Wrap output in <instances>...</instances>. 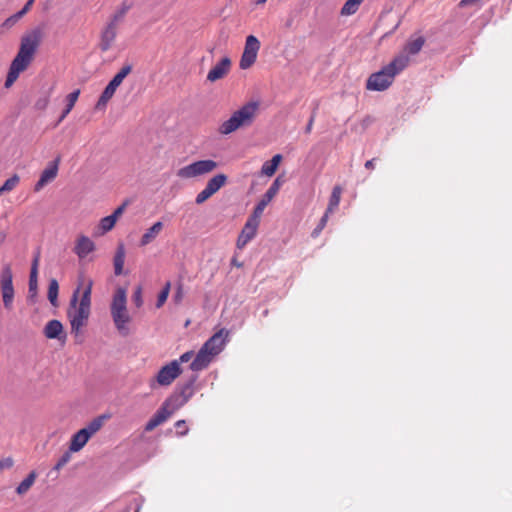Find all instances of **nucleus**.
Listing matches in <instances>:
<instances>
[{"label":"nucleus","instance_id":"nucleus-10","mask_svg":"<svg viewBox=\"0 0 512 512\" xmlns=\"http://www.w3.org/2000/svg\"><path fill=\"white\" fill-rule=\"evenodd\" d=\"M182 370L177 360L163 366L157 376L156 381L160 386H169L181 374Z\"/></svg>","mask_w":512,"mask_h":512},{"label":"nucleus","instance_id":"nucleus-47","mask_svg":"<svg viewBox=\"0 0 512 512\" xmlns=\"http://www.w3.org/2000/svg\"><path fill=\"white\" fill-rule=\"evenodd\" d=\"M267 0H257L256 1V4L258 5H263L264 3H266Z\"/></svg>","mask_w":512,"mask_h":512},{"label":"nucleus","instance_id":"nucleus-29","mask_svg":"<svg viewBox=\"0 0 512 512\" xmlns=\"http://www.w3.org/2000/svg\"><path fill=\"white\" fill-rule=\"evenodd\" d=\"M170 287H171L170 282H167L165 284V286L163 287V289L161 290V292L159 293L158 298H157V303H156L157 308L162 307L164 305V303L166 302V300L169 296Z\"/></svg>","mask_w":512,"mask_h":512},{"label":"nucleus","instance_id":"nucleus-28","mask_svg":"<svg viewBox=\"0 0 512 512\" xmlns=\"http://www.w3.org/2000/svg\"><path fill=\"white\" fill-rule=\"evenodd\" d=\"M115 224H116L115 218L112 217L111 215H109V216H106L101 219L99 228L101 229L102 234H104V233H107L108 231L112 230L113 227L115 226Z\"/></svg>","mask_w":512,"mask_h":512},{"label":"nucleus","instance_id":"nucleus-12","mask_svg":"<svg viewBox=\"0 0 512 512\" xmlns=\"http://www.w3.org/2000/svg\"><path fill=\"white\" fill-rule=\"evenodd\" d=\"M58 162L59 160L57 159L42 171L39 180L34 186L35 192L41 191L48 183L52 182L57 177Z\"/></svg>","mask_w":512,"mask_h":512},{"label":"nucleus","instance_id":"nucleus-18","mask_svg":"<svg viewBox=\"0 0 512 512\" xmlns=\"http://www.w3.org/2000/svg\"><path fill=\"white\" fill-rule=\"evenodd\" d=\"M425 44V38L423 36H417L416 38H410L403 49L401 54L406 55L409 58V55L418 54L422 47Z\"/></svg>","mask_w":512,"mask_h":512},{"label":"nucleus","instance_id":"nucleus-20","mask_svg":"<svg viewBox=\"0 0 512 512\" xmlns=\"http://www.w3.org/2000/svg\"><path fill=\"white\" fill-rule=\"evenodd\" d=\"M125 246L123 243H119L114 255L113 264H114V273L119 276L123 273V267L125 263Z\"/></svg>","mask_w":512,"mask_h":512},{"label":"nucleus","instance_id":"nucleus-35","mask_svg":"<svg viewBox=\"0 0 512 512\" xmlns=\"http://www.w3.org/2000/svg\"><path fill=\"white\" fill-rule=\"evenodd\" d=\"M130 9V6L128 5H123L122 8L120 10H118L114 15H113V18L111 21H114V23L116 24V22L120 19H122L124 17V15L128 12V10Z\"/></svg>","mask_w":512,"mask_h":512},{"label":"nucleus","instance_id":"nucleus-21","mask_svg":"<svg viewBox=\"0 0 512 512\" xmlns=\"http://www.w3.org/2000/svg\"><path fill=\"white\" fill-rule=\"evenodd\" d=\"M108 418L109 416L107 415L98 416L94 418L92 421H90L86 427L82 428V430H85L86 433H88L89 437L91 438L103 427L104 421Z\"/></svg>","mask_w":512,"mask_h":512},{"label":"nucleus","instance_id":"nucleus-1","mask_svg":"<svg viewBox=\"0 0 512 512\" xmlns=\"http://www.w3.org/2000/svg\"><path fill=\"white\" fill-rule=\"evenodd\" d=\"M93 281L89 279L82 293L78 287L72 294L67 318L71 326V333L78 337L82 328L87 324L91 313V293Z\"/></svg>","mask_w":512,"mask_h":512},{"label":"nucleus","instance_id":"nucleus-43","mask_svg":"<svg viewBox=\"0 0 512 512\" xmlns=\"http://www.w3.org/2000/svg\"><path fill=\"white\" fill-rule=\"evenodd\" d=\"M480 0H461L459 2V6L460 7H467V6H470V5H474L476 4L477 2H479Z\"/></svg>","mask_w":512,"mask_h":512},{"label":"nucleus","instance_id":"nucleus-22","mask_svg":"<svg viewBox=\"0 0 512 512\" xmlns=\"http://www.w3.org/2000/svg\"><path fill=\"white\" fill-rule=\"evenodd\" d=\"M37 477V473L35 471H31L28 476L18 485L16 488V492L19 495H23L29 491V489L33 486Z\"/></svg>","mask_w":512,"mask_h":512},{"label":"nucleus","instance_id":"nucleus-41","mask_svg":"<svg viewBox=\"0 0 512 512\" xmlns=\"http://www.w3.org/2000/svg\"><path fill=\"white\" fill-rule=\"evenodd\" d=\"M125 210V204H122L121 206H119L112 214L111 216L115 218V220L117 221V219L122 215V213L124 212Z\"/></svg>","mask_w":512,"mask_h":512},{"label":"nucleus","instance_id":"nucleus-16","mask_svg":"<svg viewBox=\"0 0 512 512\" xmlns=\"http://www.w3.org/2000/svg\"><path fill=\"white\" fill-rule=\"evenodd\" d=\"M27 65L13 59L5 80V87H10L19 77V74L27 69Z\"/></svg>","mask_w":512,"mask_h":512},{"label":"nucleus","instance_id":"nucleus-36","mask_svg":"<svg viewBox=\"0 0 512 512\" xmlns=\"http://www.w3.org/2000/svg\"><path fill=\"white\" fill-rule=\"evenodd\" d=\"M133 301L137 307H140L143 304L142 300V289L138 287L133 294Z\"/></svg>","mask_w":512,"mask_h":512},{"label":"nucleus","instance_id":"nucleus-34","mask_svg":"<svg viewBox=\"0 0 512 512\" xmlns=\"http://www.w3.org/2000/svg\"><path fill=\"white\" fill-rule=\"evenodd\" d=\"M175 427H176V433L177 435L179 436H184L188 433V427L186 425V421L185 420H178L176 423H175Z\"/></svg>","mask_w":512,"mask_h":512},{"label":"nucleus","instance_id":"nucleus-49","mask_svg":"<svg viewBox=\"0 0 512 512\" xmlns=\"http://www.w3.org/2000/svg\"><path fill=\"white\" fill-rule=\"evenodd\" d=\"M225 63H226V67H227L230 64L229 59L226 58Z\"/></svg>","mask_w":512,"mask_h":512},{"label":"nucleus","instance_id":"nucleus-37","mask_svg":"<svg viewBox=\"0 0 512 512\" xmlns=\"http://www.w3.org/2000/svg\"><path fill=\"white\" fill-rule=\"evenodd\" d=\"M14 464V461L11 457H7L5 459L0 460V470H3L5 468H10Z\"/></svg>","mask_w":512,"mask_h":512},{"label":"nucleus","instance_id":"nucleus-26","mask_svg":"<svg viewBox=\"0 0 512 512\" xmlns=\"http://www.w3.org/2000/svg\"><path fill=\"white\" fill-rule=\"evenodd\" d=\"M364 0H347L341 8V15L350 16L355 14Z\"/></svg>","mask_w":512,"mask_h":512},{"label":"nucleus","instance_id":"nucleus-2","mask_svg":"<svg viewBox=\"0 0 512 512\" xmlns=\"http://www.w3.org/2000/svg\"><path fill=\"white\" fill-rule=\"evenodd\" d=\"M409 62L410 59L406 55H397L380 71L370 75L366 83V88L372 91H383L387 89L393 83L395 76L404 70Z\"/></svg>","mask_w":512,"mask_h":512},{"label":"nucleus","instance_id":"nucleus-46","mask_svg":"<svg viewBox=\"0 0 512 512\" xmlns=\"http://www.w3.org/2000/svg\"><path fill=\"white\" fill-rule=\"evenodd\" d=\"M5 238H6L5 233H0V243L4 242Z\"/></svg>","mask_w":512,"mask_h":512},{"label":"nucleus","instance_id":"nucleus-25","mask_svg":"<svg viewBox=\"0 0 512 512\" xmlns=\"http://www.w3.org/2000/svg\"><path fill=\"white\" fill-rule=\"evenodd\" d=\"M123 79L120 75L115 74L114 77L109 81L105 89L101 92L100 96H113L116 89L120 86Z\"/></svg>","mask_w":512,"mask_h":512},{"label":"nucleus","instance_id":"nucleus-13","mask_svg":"<svg viewBox=\"0 0 512 512\" xmlns=\"http://www.w3.org/2000/svg\"><path fill=\"white\" fill-rule=\"evenodd\" d=\"M43 333L47 339H58L62 342L66 340L63 324L56 319L47 322L43 329Z\"/></svg>","mask_w":512,"mask_h":512},{"label":"nucleus","instance_id":"nucleus-38","mask_svg":"<svg viewBox=\"0 0 512 512\" xmlns=\"http://www.w3.org/2000/svg\"><path fill=\"white\" fill-rule=\"evenodd\" d=\"M131 65H124L116 74L120 75V77L124 80V78L131 72Z\"/></svg>","mask_w":512,"mask_h":512},{"label":"nucleus","instance_id":"nucleus-33","mask_svg":"<svg viewBox=\"0 0 512 512\" xmlns=\"http://www.w3.org/2000/svg\"><path fill=\"white\" fill-rule=\"evenodd\" d=\"M78 98H68L67 103L65 105V109L63 110L62 114L59 117L58 123L63 121V119L69 114V112L72 110V108L75 105V102Z\"/></svg>","mask_w":512,"mask_h":512},{"label":"nucleus","instance_id":"nucleus-14","mask_svg":"<svg viewBox=\"0 0 512 512\" xmlns=\"http://www.w3.org/2000/svg\"><path fill=\"white\" fill-rule=\"evenodd\" d=\"M116 24L110 21L101 34V41L99 47L101 51L105 52L110 49L112 42L116 38Z\"/></svg>","mask_w":512,"mask_h":512},{"label":"nucleus","instance_id":"nucleus-44","mask_svg":"<svg viewBox=\"0 0 512 512\" xmlns=\"http://www.w3.org/2000/svg\"><path fill=\"white\" fill-rule=\"evenodd\" d=\"M174 299H175L176 302H180L181 301V299H182V288L181 287H178L177 292H176V294L174 296Z\"/></svg>","mask_w":512,"mask_h":512},{"label":"nucleus","instance_id":"nucleus-4","mask_svg":"<svg viewBox=\"0 0 512 512\" xmlns=\"http://www.w3.org/2000/svg\"><path fill=\"white\" fill-rule=\"evenodd\" d=\"M224 329H219L212 337H210L196 354L194 360L190 364L193 371H201L205 369L212 360L221 353L224 347Z\"/></svg>","mask_w":512,"mask_h":512},{"label":"nucleus","instance_id":"nucleus-8","mask_svg":"<svg viewBox=\"0 0 512 512\" xmlns=\"http://www.w3.org/2000/svg\"><path fill=\"white\" fill-rule=\"evenodd\" d=\"M260 49V42L254 35H249L246 38L244 51L240 59V68L248 69L256 61Z\"/></svg>","mask_w":512,"mask_h":512},{"label":"nucleus","instance_id":"nucleus-39","mask_svg":"<svg viewBox=\"0 0 512 512\" xmlns=\"http://www.w3.org/2000/svg\"><path fill=\"white\" fill-rule=\"evenodd\" d=\"M194 353L192 351H188V352H185L184 354H182L179 358V360H177L180 363H186L188 361H190V359L193 357Z\"/></svg>","mask_w":512,"mask_h":512},{"label":"nucleus","instance_id":"nucleus-19","mask_svg":"<svg viewBox=\"0 0 512 512\" xmlns=\"http://www.w3.org/2000/svg\"><path fill=\"white\" fill-rule=\"evenodd\" d=\"M163 229V223L160 221L155 222L147 231L142 235L140 240L141 246H147L153 242Z\"/></svg>","mask_w":512,"mask_h":512},{"label":"nucleus","instance_id":"nucleus-48","mask_svg":"<svg viewBox=\"0 0 512 512\" xmlns=\"http://www.w3.org/2000/svg\"><path fill=\"white\" fill-rule=\"evenodd\" d=\"M3 193H6L5 190H3L2 186L0 187V195H2Z\"/></svg>","mask_w":512,"mask_h":512},{"label":"nucleus","instance_id":"nucleus-50","mask_svg":"<svg viewBox=\"0 0 512 512\" xmlns=\"http://www.w3.org/2000/svg\"><path fill=\"white\" fill-rule=\"evenodd\" d=\"M53 86L49 87V93L52 92Z\"/></svg>","mask_w":512,"mask_h":512},{"label":"nucleus","instance_id":"nucleus-15","mask_svg":"<svg viewBox=\"0 0 512 512\" xmlns=\"http://www.w3.org/2000/svg\"><path fill=\"white\" fill-rule=\"evenodd\" d=\"M95 245L93 241L87 236H80L74 248V252L79 258H85L88 254L94 251Z\"/></svg>","mask_w":512,"mask_h":512},{"label":"nucleus","instance_id":"nucleus-5","mask_svg":"<svg viewBox=\"0 0 512 512\" xmlns=\"http://www.w3.org/2000/svg\"><path fill=\"white\" fill-rule=\"evenodd\" d=\"M110 312L119 334L127 336L129 334L128 324L131 322V316L127 309V294L124 288L119 287L116 289L112 298Z\"/></svg>","mask_w":512,"mask_h":512},{"label":"nucleus","instance_id":"nucleus-11","mask_svg":"<svg viewBox=\"0 0 512 512\" xmlns=\"http://www.w3.org/2000/svg\"><path fill=\"white\" fill-rule=\"evenodd\" d=\"M224 185V174H218L211 178L206 187L196 196L195 202L200 205L207 201Z\"/></svg>","mask_w":512,"mask_h":512},{"label":"nucleus","instance_id":"nucleus-17","mask_svg":"<svg viewBox=\"0 0 512 512\" xmlns=\"http://www.w3.org/2000/svg\"><path fill=\"white\" fill-rule=\"evenodd\" d=\"M90 440L89 434L85 430L80 429L74 435H72L69 450L70 452L80 451Z\"/></svg>","mask_w":512,"mask_h":512},{"label":"nucleus","instance_id":"nucleus-24","mask_svg":"<svg viewBox=\"0 0 512 512\" xmlns=\"http://www.w3.org/2000/svg\"><path fill=\"white\" fill-rule=\"evenodd\" d=\"M224 77V56H222L216 66L210 70V72L207 75V80L210 82H214L218 79H221Z\"/></svg>","mask_w":512,"mask_h":512},{"label":"nucleus","instance_id":"nucleus-3","mask_svg":"<svg viewBox=\"0 0 512 512\" xmlns=\"http://www.w3.org/2000/svg\"><path fill=\"white\" fill-rule=\"evenodd\" d=\"M192 391L189 387H186L178 395L171 396L164 401L162 406L156 411V413L149 419L145 425V431L151 432L159 425L163 424L176 410L185 405L190 397Z\"/></svg>","mask_w":512,"mask_h":512},{"label":"nucleus","instance_id":"nucleus-30","mask_svg":"<svg viewBox=\"0 0 512 512\" xmlns=\"http://www.w3.org/2000/svg\"><path fill=\"white\" fill-rule=\"evenodd\" d=\"M20 182V177L17 174H14L12 177L8 178L4 184L2 185L3 190L5 192H10L17 187Z\"/></svg>","mask_w":512,"mask_h":512},{"label":"nucleus","instance_id":"nucleus-45","mask_svg":"<svg viewBox=\"0 0 512 512\" xmlns=\"http://www.w3.org/2000/svg\"><path fill=\"white\" fill-rule=\"evenodd\" d=\"M81 93L80 89H75L74 91L68 93L66 96H79Z\"/></svg>","mask_w":512,"mask_h":512},{"label":"nucleus","instance_id":"nucleus-32","mask_svg":"<svg viewBox=\"0 0 512 512\" xmlns=\"http://www.w3.org/2000/svg\"><path fill=\"white\" fill-rule=\"evenodd\" d=\"M71 459V452L70 450L65 452L57 461V463L54 466V470L59 471L61 470Z\"/></svg>","mask_w":512,"mask_h":512},{"label":"nucleus","instance_id":"nucleus-7","mask_svg":"<svg viewBox=\"0 0 512 512\" xmlns=\"http://www.w3.org/2000/svg\"><path fill=\"white\" fill-rule=\"evenodd\" d=\"M217 166L218 164L213 160H200L180 168L177 176L181 179L199 178L210 174Z\"/></svg>","mask_w":512,"mask_h":512},{"label":"nucleus","instance_id":"nucleus-27","mask_svg":"<svg viewBox=\"0 0 512 512\" xmlns=\"http://www.w3.org/2000/svg\"><path fill=\"white\" fill-rule=\"evenodd\" d=\"M59 285L56 279H51L48 287V299L52 305H55L58 298Z\"/></svg>","mask_w":512,"mask_h":512},{"label":"nucleus","instance_id":"nucleus-40","mask_svg":"<svg viewBox=\"0 0 512 512\" xmlns=\"http://www.w3.org/2000/svg\"><path fill=\"white\" fill-rule=\"evenodd\" d=\"M108 99L109 98H100L95 106V109L96 110H104L107 106Z\"/></svg>","mask_w":512,"mask_h":512},{"label":"nucleus","instance_id":"nucleus-6","mask_svg":"<svg viewBox=\"0 0 512 512\" xmlns=\"http://www.w3.org/2000/svg\"><path fill=\"white\" fill-rule=\"evenodd\" d=\"M41 38L42 31L40 28H35L31 32L23 35L21 38L19 51L14 59L29 66L33 60L37 48L40 45Z\"/></svg>","mask_w":512,"mask_h":512},{"label":"nucleus","instance_id":"nucleus-31","mask_svg":"<svg viewBox=\"0 0 512 512\" xmlns=\"http://www.w3.org/2000/svg\"><path fill=\"white\" fill-rule=\"evenodd\" d=\"M23 16L24 14L21 12V10H19L17 13L11 15L4 21L3 27L8 29L13 27Z\"/></svg>","mask_w":512,"mask_h":512},{"label":"nucleus","instance_id":"nucleus-42","mask_svg":"<svg viewBox=\"0 0 512 512\" xmlns=\"http://www.w3.org/2000/svg\"><path fill=\"white\" fill-rule=\"evenodd\" d=\"M34 2H35V0H28L25 3V5L23 6V8L21 9V12L25 15L31 9Z\"/></svg>","mask_w":512,"mask_h":512},{"label":"nucleus","instance_id":"nucleus-9","mask_svg":"<svg viewBox=\"0 0 512 512\" xmlns=\"http://www.w3.org/2000/svg\"><path fill=\"white\" fill-rule=\"evenodd\" d=\"M12 271L10 267H5L1 273V292H2V299L3 303L6 309L12 308V303L14 299V287L12 283Z\"/></svg>","mask_w":512,"mask_h":512},{"label":"nucleus","instance_id":"nucleus-23","mask_svg":"<svg viewBox=\"0 0 512 512\" xmlns=\"http://www.w3.org/2000/svg\"><path fill=\"white\" fill-rule=\"evenodd\" d=\"M39 259H40V254L37 253V255L33 259L32 266H31L30 278H29V291H35L37 289Z\"/></svg>","mask_w":512,"mask_h":512}]
</instances>
